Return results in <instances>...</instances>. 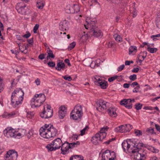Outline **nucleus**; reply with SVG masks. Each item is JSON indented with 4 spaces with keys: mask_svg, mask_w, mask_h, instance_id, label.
I'll list each match as a JSON object with an SVG mask.
<instances>
[{
    "mask_svg": "<svg viewBox=\"0 0 160 160\" xmlns=\"http://www.w3.org/2000/svg\"><path fill=\"white\" fill-rule=\"evenodd\" d=\"M62 143L60 138H58L53 140L52 143L48 144L46 146L48 152L55 151L59 149Z\"/></svg>",
    "mask_w": 160,
    "mask_h": 160,
    "instance_id": "nucleus-4",
    "label": "nucleus"
},
{
    "mask_svg": "<svg viewBox=\"0 0 160 160\" xmlns=\"http://www.w3.org/2000/svg\"><path fill=\"white\" fill-rule=\"evenodd\" d=\"M116 111V109L114 107H110L108 109L107 112L110 116L112 117H115L117 116Z\"/></svg>",
    "mask_w": 160,
    "mask_h": 160,
    "instance_id": "nucleus-20",
    "label": "nucleus"
},
{
    "mask_svg": "<svg viewBox=\"0 0 160 160\" xmlns=\"http://www.w3.org/2000/svg\"><path fill=\"white\" fill-rule=\"evenodd\" d=\"M4 84L3 83V80L0 77V92H2L3 90Z\"/></svg>",
    "mask_w": 160,
    "mask_h": 160,
    "instance_id": "nucleus-35",
    "label": "nucleus"
},
{
    "mask_svg": "<svg viewBox=\"0 0 160 160\" xmlns=\"http://www.w3.org/2000/svg\"><path fill=\"white\" fill-rule=\"evenodd\" d=\"M23 98H19L11 97V104L14 108H18L21 105Z\"/></svg>",
    "mask_w": 160,
    "mask_h": 160,
    "instance_id": "nucleus-10",
    "label": "nucleus"
},
{
    "mask_svg": "<svg viewBox=\"0 0 160 160\" xmlns=\"http://www.w3.org/2000/svg\"><path fill=\"white\" fill-rule=\"evenodd\" d=\"M45 5V3L42 0L38 1L37 3V6L39 9H41L43 8Z\"/></svg>",
    "mask_w": 160,
    "mask_h": 160,
    "instance_id": "nucleus-28",
    "label": "nucleus"
},
{
    "mask_svg": "<svg viewBox=\"0 0 160 160\" xmlns=\"http://www.w3.org/2000/svg\"><path fill=\"white\" fill-rule=\"evenodd\" d=\"M133 152L134 158L135 160H144L146 159L145 154L146 152L142 150H136L134 148Z\"/></svg>",
    "mask_w": 160,
    "mask_h": 160,
    "instance_id": "nucleus-9",
    "label": "nucleus"
},
{
    "mask_svg": "<svg viewBox=\"0 0 160 160\" xmlns=\"http://www.w3.org/2000/svg\"><path fill=\"white\" fill-rule=\"evenodd\" d=\"M39 131L41 136L47 139L54 137L58 133L57 130L50 124H45L44 127L41 128Z\"/></svg>",
    "mask_w": 160,
    "mask_h": 160,
    "instance_id": "nucleus-1",
    "label": "nucleus"
},
{
    "mask_svg": "<svg viewBox=\"0 0 160 160\" xmlns=\"http://www.w3.org/2000/svg\"><path fill=\"white\" fill-rule=\"evenodd\" d=\"M27 41L30 44L32 45L33 43V38H32L30 39H27Z\"/></svg>",
    "mask_w": 160,
    "mask_h": 160,
    "instance_id": "nucleus-59",
    "label": "nucleus"
},
{
    "mask_svg": "<svg viewBox=\"0 0 160 160\" xmlns=\"http://www.w3.org/2000/svg\"><path fill=\"white\" fill-rule=\"evenodd\" d=\"M64 62L68 64V66H71V64L70 62V61L68 59H66L64 60Z\"/></svg>",
    "mask_w": 160,
    "mask_h": 160,
    "instance_id": "nucleus-60",
    "label": "nucleus"
},
{
    "mask_svg": "<svg viewBox=\"0 0 160 160\" xmlns=\"http://www.w3.org/2000/svg\"><path fill=\"white\" fill-rule=\"evenodd\" d=\"M26 131L24 129H19L16 130V134L17 138H18L20 137H23L26 135Z\"/></svg>",
    "mask_w": 160,
    "mask_h": 160,
    "instance_id": "nucleus-22",
    "label": "nucleus"
},
{
    "mask_svg": "<svg viewBox=\"0 0 160 160\" xmlns=\"http://www.w3.org/2000/svg\"><path fill=\"white\" fill-rule=\"evenodd\" d=\"M143 109L145 110H152L154 109V108L151 106H146L144 107Z\"/></svg>",
    "mask_w": 160,
    "mask_h": 160,
    "instance_id": "nucleus-57",
    "label": "nucleus"
},
{
    "mask_svg": "<svg viewBox=\"0 0 160 160\" xmlns=\"http://www.w3.org/2000/svg\"><path fill=\"white\" fill-rule=\"evenodd\" d=\"M16 8L18 12L22 14L27 15L29 13V9L26 7V5H24L20 7L17 6Z\"/></svg>",
    "mask_w": 160,
    "mask_h": 160,
    "instance_id": "nucleus-18",
    "label": "nucleus"
},
{
    "mask_svg": "<svg viewBox=\"0 0 160 160\" xmlns=\"http://www.w3.org/2000/svg\"><path fill=\"white\" fill-rule=\"evenodd\" d=\"M48 50L47 51V52L48 53V57H50L51 58H54L55 56V55L53 54L52 51L49 48H48Z\"/></svg>",
    "mask_w": 160,
    "mask_h": 160,
    "instance_id": "nucleus-30",
    "label": "nucleus"
},
{
    "mask_svg": "<svg viewBox=\"0 0 160 160\" xmlns=\"http://www.w3.org/2000/svg\"><path fill=\"white\" fill-rule=\"evenodd\" d=\"M134 99H124L121 100L120 104L121 105L124 106L126 108L130 109L132 108V102H134Z\"/></svg>",
    "mask_w": 160,
    "mask_h": 160,
    "instance_id": "nucleus-14",
    "label": "nucleus"
},
{
    "mask_svg": "<svg viewBox=\"0 0 160 160\" xmlns=\"http://www.w3.org/2000/svg\"><path fill=\"white\" fill-rule=\"evenodd\" d=\"M83 114L81 106H76L71 113V118L74 120L80 119Z\"/></svg>",
    "mask_w": 160,
    "mask_h": 160,
    "instance_id": "nucleus-5",
    "label": "nucleus"
},
{
    "mask_svg": "<svg viewBox=\"0 0 160 160\" xmlns=\"http://www.w3.org/2000/svg\"><path fill=\"white\" fill-rule=\"evenodd\" d=\"M137 50V47L136 46H130L129 49V54H132L134 55L135 54Z\"/></svg>",
    "mask_w": 160,
    "mask_h": 160,
    "instance_id": "nucleus-27",
    "label": "nucleus"
},
{
    "mask_svg": "<svg viewBox=\"0 0 160 160\" xmlns=\"http://www.w3.org/2000/svg\"><path fill=\"white\" fill-rule=\"evenodd\" d=\"M34 115L33 112H27V116L28 118H31Z\"/></svg>",
    "mask_w": 160,
    "mask_h": 160,
    "instance_id": "nucleus-42",
    "label": "nucleus"
},
{
    "mask_svg": "<svg viewBox=\"0 0 160 160\" xmlns=\"http://www.w3.org/2000/svg\"><path fill=\"white\" fill-rule=\"evenodd\" d=\"M142 106V104L140 103H136L135 105V108L137 110L141 109Z\"/></svg>",
    "mask_w": 160,
    "mask_h": 160,
    "instance_id": "nucleus-36",
    "label": "nucleus"
},
{
    "mask_svg": "<svg viewBox=\"0 0 160 160\" xmlns=\"http://www.w3.org/2000/svg\"><path fill=\"white\" fill-rule=\"evenodd\" d=\"M133 142L128 139L124 140L122 143V147L125 152L127 153L133 152Z\"/></svg>",
    "mask_w": 160,
    "mask_h": 160,
    "instance_id": "nucleus-6",
    "label": "nucleus"
},
{
    "mask_svg": "<svg viewBox=\"0 0 160 160\" xmlns=\"http://www.w3.org/2000/svg\"><path fill=\"white\" fill-rule=\"evenodd\" d=\"M106 135V133H97L95 136L92 137L91 141L93 143L96 144V142H98V141H101L102 139L105 138Z\"/></svg>",
    "mask_w": 160,
    "mask_h": 160,
    "instance_id": "nucleus-13",
    "label": "nucleus"
},
{
    "mask_svg": "<svg viewBox=\"0 0 160 160\" xmlns=\"http://www.w3.org/2000/svg\"><path fill=\"white\" fill-rule=\"evenodd\" d=\"M69 160H84L82 157L81 156L74 155L72 156L70 158Z\"/></svg>",
    "mask_w": 160,
    "mask_h": 160,
    "instance_id": "nucleus-29",
    "label": "nucleus"
},
{
    "mask_svg": "<svg viewBox=\"0 0 160 160\" xmlns=\"http://www.w3.org/2000/svg\"><path fill=\"white\" fill-rule=\"evenodd\" d=\"M62 77L65 80H68V81H70L72 80V78L70 76H63Z\"/></svg>",
    "mask_w": 160,
    "mask_h": 160,
    "instance_id": "nucleus-50",
    "label": "nucleus"
},
{
    "mask_svg": "<svg viewBox=\"0 0 160 160\" xmlns=\"http://www.w3.org/2000/svg\"><path fill=\"white\" fill-rule=\"evenodd\" d=\"M16 114L14 112H11L10 113H6L4 114V116L5 118H12Z\"/></svg>",
    "mask_w": 160,
    "mask_h": 160,
    "instance_id": "nucleus-32",
    "label": "nucleus"
},
{
    "mask_svg": "<svg viewBox=\"0 0 160 160\" xmlns=\"http://www.w3.org/2000/svg\"><path fill=\"white\" fill-rule=\"evenodd\" d=\"M95 84L100 86L101 88L103 89L106 88L108 86L107 82L105 80H102L99 82H95Z\"/></svg>",
    "mask_w": 160,
    "mask_h": 160,
    "instance_id": "nucleus-23",
    "label": "nucleus"
},
{
    "mask_svg": "<svg viewBox=\"0 0 160 160\" xmlns=\"http://www.w3.org/2000/svg\"><path fill=\"white\" fill-rule=\"evenodd\" d=\"M88 128V126H86L84 129L81 131L80 135L82 136L84 134L87 128Z\"/></svg>",
    "mask_w": 160,
    "mask_h": 160,
    "instance_id": "nucleus-52",
    "label": "nucleus"
},
{
    "mask_svg": "<svg viewBox=\"0 0 160 160\" xmlns=\"http://www.w3.org/2000/svg\"><path fill=\"white\" fill-rule=\"evenodd\" d=\"M3 133L5 136L8 138H17L16 130L12 128V127H8L3 131Z\"/></svg>",
    "mask_w": 160,
    "mask_h": 160,
    "instance_id": "nucleus-8",
    "label": "nucleus"
},
{
    "mask_svg": "<svg viewBox=\"0 0 160 160\" xmlns=\"http://www.w3.org/2000/svg\"><path fill=\"white\" fill-rule=\"evenodd\" d=\"M95 79H96V80L94 81V83L95 84V82H100L102 80L100 79V78H99L98 77L96 76V77L95 78Z\"/></svg>",
    "mask_w": 160,
    "mask_h": 160,
    "instance_id": "nucleus-61",
    "label": "nucleus"
},
{
    "mask_svg": "<svg viewBox=\"0 0 160 160\" xmlns=\"http://www.w3.org/2000/svg\"><path fill=\"white\" fill-rule=\"evenodd\" d=\"M147 132H148V133H151L152 134H156V132H154L153 128L151 127H150L147 129L146 130Z\"/></svg>",
    "mask_w": 160,
    "mask_h": 160,
    "instance_id": "nucleus-39",
    "label": "nucleus"
},
{
    "mask_svg": "<svg viewBox=\"0 0 160 160\" xmlns=\"http://www.w3.org/2000/svg\"><path fill=\"white\" fill-rule=\"evenodd\" d=\"M117 77H116V76L115 75L113 77L109 78H108V81L109 82H112L115 80L116 79Z\"/></svg>",
    "mask_w": 160,
    "mask_h": 160,
    "instance_id": "nucleus-54",
    "label": "nucleus"
},
{
    "mask_svg": "<svg viewBox=\"0 0 160 160\" xmlns=\"http://www.w3.org/2000/svg\"><path fill=\"white\" fill-rule=\"evenodd\" d=\"M155 127L157 130L160 132V126L158 124H155Z\"/></svg>",
    "mask_w": 160,
    "mask_h": 160,
    "instance_id": "nucleus-64",
    "label": "nucleus"
},
{
    "mask_svg": "<svg viewBox=\"0 0 160 160\" xmlns=\"http://www.w3.org/2000/svg\"><path fill=\"white\" fill-rule=\"evenodd\" d=\"M47 64L49 67L51 68L55 67L56 65L55 63L52 61L49 62Z\"/></svg>",
    "mask_w": 160,
    "mask_h": 160,
    "instance_id": "nucleus-43",
    "label": "nucleus"
},
{
    "mask_svg": "<svg viewBox=\"0 0 160 160\" xmlns=\"http://www.w3.org/2000/svg\"><path fill=\"white\" fill-rule=\"evenodd\" d=\"M61 148V153L63 155L68 153L69 152V149H72L70 143L67 142L62 143Z\"/></svg>",
    "mask_w": 160,
    "mask_h": 160,
    "instance_id": "nucleus-15",
    "label": "nucleus"
},
{
    "mask_svg": "<svg viewBox=\"0 0 160 160\" xmlns=\"http://www.w3.org/2000/svg\"><path fill=\"white\" fill-rule=\"evenodd\" d=\"M86 22H87V25H84L85 28L90 30V32L95 37L101 38L103 36L102 32L98 29L95 25V22L92 21L88 18L86 19Z\"/></svg>",
    "mask_w": 160,
    "mask_h": 160,
    "instance_id": "nucleus-2",
    "label": "nucleus"
},
{
    "mask_svg": "<svg viewBox=\"0 0 160 160\" xmlns=\"http://www.w3.org/2000/svg\"><path fill=\"white\" fill-rule=\"evenodd\" d=\"M129 78L130 80L133 81L137 79V75L135 74L130 75Z\"/></svg>",
    "mask_w": 160,
    "mask_h": 160,
    "instance_id": "nucleus-48",
    "label": "nucleus"
},
{
    "mask_svg": "<svg viewBox=\"0 0 160 160\" xmlns=\"http://www.w3.org/2000/svg\"><path fill=\"white\" fill-rule=\"evenodd\" d=\"M68 23L66 20L61 22L59 25L60 29L63 31L66 30L68 29Z\"/></svg>",
    "mask_w": 160,
    "mask_h": 160,
    "instance_id": "nucleus-21",
    "label": "nucleus"
},
{
    "mask_svg": "<svg viewBox=\"0 0 160 160\" xmlns=\"http://www.w3.org/2000/svg\"><path fill=\"white\" fill-rule=\"evenodd\" d=\"M109 154L110 155L109 157L111 160H115L114 159L116 158V154L114 151H111L109 150Z\"/></svg>",
    "mask_w": 160,
    "mask_h": 160,
    "instance_id": "nucleus-33",
    "label": "nucleus"
},
{
    "mask_svg": "<svg viewBox=\"0 0 160 160\" xmlns=\"http://www.w3.org/2000/svg\"><path fill=\"white\" fill-rule=\"evenodd\" d=\"M47 111L45 110L44 107L43 111L40 114V117L42 118H51L53 115L52 110H49Z\"/></svg>",
    "mask_w": 160,
    "mask_h": 160,
    "instance_id": "nucleus-17",
    "label": "nucleus"
},
{
    "mask_svg": "<svg viewBox=\"0 0 160 160\" xmlns=\"http://www.w3.org/2000/svg\"><path fill=\"white\" fill-rule=\"evenodd\" d=\"M121 129V133H125L127 132V129H126L125 125H122L119 126Z\"/></svg>",
    "mask_w": 160,
    "mask_h": 160,
    "instance_id": "nucleus-38",
    "label": "nucleus"
},
{
    "mask_svg": "<svg viewBox=\"0 0 160 160\" xmlns=\"http://www.w3.org/2000/svg\"><path fill=\"white\" fill-rule=\"evenodd\" d=\"M133 148H135L136 150H143L141 149V147H143L144 144L142 143L138 142L137 143L136 142L133 141Z\"/></svg>",
    "mask_w": 160,
    "mask_h": 160,
    "instance_id": "nucleus-24",
    "label": "nucleus"
},
{
    "mask_svg": "<svg viewBox=\"0 0 160 160\" xmlns=\"http://www.w3.org/2000/svg\"><path fill=\"white\" fill-rule=\"evenodd\" d=\"M24 92L21 88H16L12 93V97L19 98H23Z\"/></svg>",
    "mask_w": 160,
    "mask_h": 160,
    "instance_id": "nucleus-16",
    "label": "nucleus"
},
{
    "mask_svg": "<svg viewBox=\"0 0 160 160\" xmlns=\"http://www.w3.org/2000/svg\"><path fill=\"white\" fill-rule=\"evenodd\" d=\"M114 44V42H109L107 44L108 48H111L112 47Z\"/></svg>",
    "mask_w": 160,
    "mask_h": 160,
    "instance_id": "nucleus-55",
    "label": "nucleus"
},
{
    "mask_svg": "<svg viewBox=\"0 0 160 160\" xmlns=\"http://www.w3.org/2000/svg\"><path fill=\"white\" fill-rule=\"evenodd\" d=\"M134 133L136 134L137 136H141L142 134V132L138 130H135Z\"/></svg>",
    "mask_w": 160,
    "mask_h": 160,
    "instance_id": "nucleus-45",
    "label": "nucleus"
},
{
    "mask_svg": "<svg viewBox=\"0 0 160 160\" xmlns=\"http://www.w3.org/2000/svg\"><path fill=\"white\" fill-rule=\"evenodd\" d=\"M150 37L151 38H153V41H156L158 40V39L155 38V37H160V33L156 35H152Z\"/></svg>",
    "mask_w": 160,
    "mask_h": 160,
    "instance_id": "nucleus-47",
    "label": "nucleus"
},
{
    "mask_svg": "<svg viewBox=\"0 0 160 160\" xmlns=\"http://www.w3.org/2000/svg\"><path fill=\"white\" fill-rule=\"evenodd\" d=\"M126 129H127V132H129L132 128V126L130 124H126L125 125Z\"/></svg>",
    "mask_w": 160,
    "mask_h": 160,
    "instance_id": "nucleus-46",
    "label": "nucleus"
},
{
    "mask_svg": "<svg viewBox=\"0 0 160 160\" xmlns=\"http://www.w3.org/2000/svg\"><path fill=\"white\" fill-rule=\"evenodd\" d=\"M114 37L115 40L118 42H121L122 41V38L119 35L115 34L114 35Z\"/></svg>",
    "mask_w": 160,
    "mask_h": 160,
    "instance_id": "nucleus-34",
    "label": "nucleus"
},
{
    "mask_svg": "<svg viewBox=\"0 0 160 160\" xmlns=\"http://www.w3.org/2000/svg\"><path fill=\"white\" fill-rule=\"evenodd\" d=\"M39 27V25L38 24H36L34 26L33 29V32L34 33H37V31Z\"/></svg>",
    "mask_w": 160,
    "mask_h": 160,
    "instance_id": "nucleus-51",
    "label": "nucleus"
},
{
    "mask_svg": "<svg viewBox=\"0 0 160 160\" xmlns=\"http://www.w3.org/2000/svg\"><path fill=\"white\" fill-rule=\"evenodd\" d=\"M109 150H107L102 153V160H111V158L109 157Z\"/></svg>",
    "mask_w": 160,
    "mask_h": 160,
    "instance_id": "nucleus-25",
    "label": "nucleus"
},
{
    "mask_svg": "<svg viewBox=\"0 0 160 160\" xmlns=\"http://www.w3.org/2000/svg\"><path fill=\"white\" fill-rule=\"evenodd\" d=\"M65 11L68 13L74 14L79 12L80 11V8L78 5L74 4L72 6H67Z\"/></svg>",
    "mask_w": 160,
    "mask_h": 160,
    "instance_id": "nucleus-12",
    "label": "nucleus"
},
{
    "mask_svg": "<svg viewBox=\"0 0 160 160\" xmlns=\"http://www.w3.org/2000/svg\"><path fill=\"white\" fill-rule=\"evenodd\" d=\"M116 77H117L116 79L118 81L120 82L123 80V76L122 75H120L119 76L116 75Z\"/></svg>",
    "mask_w": 160,
    "mask_h": 160,
    "instance_id": "nucleus-53",
    "label": "nucleus"
},
{
    "mask_svg": "<svg viewBox=\"0 0 160 160\" xmlns=\"http://www.w3.org/2000/svg\"><path fill=\"white\" fill-rule=\"evenodd\" d=\"M65 64L62 61L57 63V66L55 67V69L58 71H60L61 69L63 70L65 68Z\"/></svg>",
    "mask_w": 160,
    "mask_h": 160,
    "instance_id": "nucleus-26",
    "label": "nucleus"
},
{
    "mask_svg": "<svg viewBox=\"0 0 160 160\" xmlns=\"http://www.w3.org/2000/svg\"><path fill=\"white\" fill-rule=\"evenodd\" d=\"M109 128L108 126H106V127H104L101 128L100 131L99 132L100 133H106L105 132L106 131H107L108 129Z\"/></svg>",
    "mask_w": 160,
    "mask_h": 160,
    "instance_id": "nucleus-44",
    "label": "nucleus"
},
{
    "mask_svg": "<svg viewBox=\"0 0 160 160\" xmlns=\"http://www.w3.org/2000/svg\"><path fill=\"white\" fill-rule=\"evenodd\" d=\"M125 67V66L124 64L120 66L118 69V71H122L124 68Z\"/></svg>",
    "mask_w": 160,
    "mask_h": 160,
    "instance_id": "nucleus-58",
    "label": "nucleus"
},
{
    "mask_svg": "<svg viewBox=\"0 0 160 160\" xmlns=\"http://www.w3.org/2000/svg\"><path fill=\"white\" fill-rule=\"evenodd\" d=\"M67 108L64 106L59 108L58 111L59 116L60 119H62L65 116L67 112Z\"/></svg>",
    "mask_w": 160,
    "mask_h": 160,
    "instance_id": "nucleus-19",
    "label": "nucleus"
},
{
    "mask_svg": "<svg viewBox=\"0 0 160 160\" xmlns=\"http://www.w3.org/2000/svg\"><path fill=\"white\" fill-rule=\"evenodd\" d=\"M72 148L74 147H77L78 145H79L80 142L78 141H77L76 142H72L70 143Z\"/></svg>",
    "mask_w": 160,
    "mask_h": 160,
    "instance_id": "nucleus-37",
    "label": "nucleus"
},
{
    "mask_svg": "<svg viewBox=\"0 0 160 160\" xmlns=\"http://www.w3.org/2000/svg\"><path fill=\"white\" fill-rule=\"evenodd\" d=\"M46 55V53H42L40 54L38 56V58L41 60L45 58V56Z\"/></svg>",
    "mask_w": 160,
    "mask_h": 160,
    "instance_id": "nucleus-49",
    "label": "nucleus"
},
{
    "mask_svg": "<svg viewBox=\"0 0 160 160\" xmlns=\"http://www.w3.org/2000/svg\"><path fill=\"white\" fill-rule=\"evenodd\" d=\"M18 153L15 150H11L7 152L5 156V160H14L17 159Z\"/></svg>",
    "mask_w": 160,
    "mask_h": 160,
    "instance_id": "nucleus-11",
    "label": "nucleus"
},
{
    "mask_svg": "<svg viewBox=\"0 0 160 160\" xmlns=\"http://www.w3.org/2000/svg\"><path fill=\"white\" fill-rule=\"evenodd\" d=\"M46 98L43 93L35 94L31 101L32 108H36L41 106L45 101Z\"/></svg>",
    "mask_w": 160,
    "mask_h": 160,
    "instance_id": "nucleus-3",
    "label": "nucleus"
},
{
    "mask_svg": "<svg viewBox=\"0 0 160 160\" xmlns=\"http://www.w3.org/2000/svg\"><path fill=\"white\" fill-rule=\"evenodd\" d=\"M140 88V86H138L134 88V90H133V92H138V90Z\"/></svg>",
    "mask_w": 160,
    "mask_h": 160,
    "instance_id": "nucleus-62",
    "label": "nucleus"
},
{
    "mask_svg": "<svg viewBox=\"0 0 160 160\" xmlns=\"http://www.w3.org/2000/svg\"><path fill=\"white\" fill-rule=\"evenodd\" d=\"M139 70V68H134L133 69H132V71L133 72L136 73Z\"/></svg>",
    "mask_w": 160,
    "mask_h": 160,
    "instance_id": "nucleus-63",
    "label": "nucleus"
},
{
    "mask_svg": "<svg viewBox=\"0 0 160 160\" xmlns=\"http://www.w3.org/2000/svg\"><path fill=\"white\" fill-rule=\"evenodd\" d=\"M76 45L75 42H73L69 44V46L68 47V50H71Z\"/></svg>",
    "mask_w": 160,
    "mask_h": 160,
    "instance_id": "nucleus-41",
    "label": "nucleus"
},
{
    "mask_svg": "<svg viewBox=\"0 0 160 160\" xmlns=\"http://www.w3.org/2000/svg\"><path fill=\"white\" fill-rule=\"evenodd\" d=\"M147 50L150 53H153L156 52L158 49L157 48H151L150 47L147 48Z\"/></svg>",
    "mask_w": 160,
    "mask_h": 160,
    "instance_id": "nucleus-31",
    "label": "nucleus"
},
{
    "mask_svg": "<svg viewBox=\"0 0 160 160\" xmlns=\"http://www.w3.org/2000/svg\"><path fill=\"white\" fill-rule=\"evenodd\" d=\"M122 0H111L112 2L115 4L119 5L122 3Z\"/></svg>",
    "mask_w": 160,
    "mask_h": 160,
    "instance_id": "nucleus-40",
    "label": "nucleus"
},
{
    "mask_svg": "<svg viewBox=\"0 0 160 160\" xmlns=\"http://www.w3.org/2000/svg\"><path fill=\"white\" fill-rule=\"evenodd\" d=\"M26 33L27 34L23 35L22 37L27 38L30 36L31 34L28 31H27Z\"/></svg>",
    "mask_w": 160,
    "mask_h": 160,
    "instance_id": "nucleus-56",
    "label": "nucleus"
},
{
    "mask_svg": "<svg viewBox=\"0 0 160 160\" xmlns=\"http://www.w3.org/2000/svg\"><path fill=\"white\" fill-rule=\"evenodd\" d=\"M109 103L103 100L100 99L96 102V109L98 111L101 112L106 110L108 107Z\"/></svg>",
    "mask_w": 160,
    "mask_h": 160,
    "instance_id": "nucleus-7",
    "label": "nucleus"
}]
</instances>
